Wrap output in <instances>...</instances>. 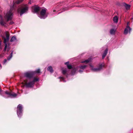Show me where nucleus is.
<instances>
[{
	"instance_id": "f257e3e1",
	"label": "nucleus",
	"mask_w": 133,
	"mask_h": 133,
	"mask_svg": "<svg viewBox=\"0 0 133 133\" xmlns=\"http://www.w3.org/2000/svg\"><path fill=\"white\" fill-rule=\"evenodd\" d=\"M34 72L33 71H29L24 73V84L26 86L28 87H32L35 82L38 80V79L33 77Z\"/></svg>"
},
{
	"instance_id": "f03ea898",
	"label": "nucleus",
	"mask_w": 133,
	"mask_h": 133,
	"mask_svg": "<svg viewBox=\"0 0 133 133\" xmlns=\"http://www.w3.org/2000/svg\"><path fill=\"white\" fill-rule=\"evenodd\" d=\"M15 4H14L13 6L10 7L9 10L7 11L6 14H5V21L3 19L1 16L0 15V23L2 25H4L5 24V21H7L11 20L13 16V11L14 9Z\"/></svg>"
},
{
	"instance_id": "7ed1b4c3",
	"label": "nucleus",
	"mask_w": 133,
	"mask_h": 133,
	"mask_svg": "<svg viewBox=\"0 0 133 133\" xmlns=\"http://www.w3.org/2000/svg\"><path fill=\"white\" fill-rule=\"evenodd\" d=\"M28 7L26 5H23L18 9V12L21 16L26 12L28 10Z\"/></svg>"
},
{
	"instance_id": "20e7f679",
	"label": "nucleus",
	"mask_w": 133,
	"mask_h": 133,
	"mask_svg": "<svg viewBox=\"0 0 133 133\" xmlns=\"http://www.w3.org/2000/svg\"><path fill=\"white\" fill-rule=\"evenodd\" d=\"M9 34L8 32H5V36H3V38L4 39V43L5 44V48L3 50L4 51H6L8 45H9V44H8L6 43L8 42L9 40Z\"/></svg>"
},
{
	"instance_id": "39448f33",
	"label": "nucleus",
	"mask_w": 133,
	"mask_h": 133,
	"mask_svg": "<svg viewBox=\"0 0 133 133\" xmlns=\"http://www.w3.org/2000/svg\"><path fill=\"white\" fill-rule=\"evenodd\" d=\"M89 68L90 69L93 71H97L100 70L104 66V63L101 64L99 65L98 67L97 68H94V66L91 64H89Z\"/></svg>"
},
{
	"instance_id": "423d86ee",
	"label": "nucleus",
	"mask_w": 133,
	"mask_h": 133,
	"mask_svg": "<svg viewBox=\"0 0 133 133\" xmlns=\"http://www.w3.org/2000/svg\"><path fill=\"white\" fill-rule=\"evenodd\" d=\"M46 9H43L41 11L40 13L38 15V16L41 19H44L46 18L48 15L46 12Z\"/></svg>"
},
{
	"instance_id": "0eeeda50",
	"label": "nucleus",
	"mask_w": 133,
	"mask_h": 133,
	"mask_svg": "<svg viewBox=\"0 0 133 133\" xmlns=\"http://www.w3.org/2000/svg\"><path fill=\"white\" fill-rule=\"evenodd\" d=\"M87 66L85 65H80L79 66H77L75 68L74 70L75 72L77 71L81 73L83 71V70L85 69Z\"/></svg>"
},
{
	"instance_id": "6e6552de",
	"label": "nucleus",
	"mask_w": 133,
	"mask_h": 133,
	"mask_svg": "<svg viewBox=\"0 0 133 133\" xmlns=\"http://www.w3.org/2000/svg\"><path fill=\"white\" fill-rule=\"evenodd\" d=\"M4 93L5 94V97H16L17 94L15 93H12L11 91L8 92L6 91L4 92Z\"/></svg>"
},
{
	"instance_id": "1a4fd4ad",
	"label": "nucleus",
	"mask_w": 133,
	"mask_h": 133,
	"mask_svg": "<svg viewBox=\"0 0 133 133\" xmlns=\"http://www.w3.org/2000/svg\"><path fill=\"white\" fill-rule=\"evenodd\" d=\"M22 105L19 104L17 108V114L18 116L20 117L22 116Z\"/></svg>"
},
{
	"instance_id": "9d476101",
	"label": "nucleus",
	"mask_w": 133,
	"mask_h": 133,
	"mask_svg": "<svg viewBox=\"0 0 133 133\" xmlns=\"http://www.w3.org/2000/svg\"><path fill=\"white\" fill-rule=\"evenodd\" d=\"M131 30V28L129 26H127L125 29L124 34H125L126 35L129 32V33H130V31Z\"/></svg>"
},
{
	"instance_id": "9b49d317",
	"label": "nucleus",
	"mask_w": 133,
	"mask_h": 133,
	"mask_svg": "<svg viewBox=\"0 0 133 133\" xmlns=\"http://www.w3.org/2000/svg\"><path fill=\"white\" fill-rule=\"evenodd\" d=\"M32 9L35 13L37 12L39 10V8L38 7L34 6L32 7Z\"/></svg>"
},
{
	"instance_id": "f8f14e48",
	"label": "nucleus",
	"mask_w": 133,
	"mask_h": 133,
	"mask_svg": "<svg viewBox=\"0 0 133 133\" xmlns=\"http://www.w3.org/2000/svg\"><path fill=\"white\" fill-rule=\"evenodd\" d=\"M108 49H106L105 50L103 54L102 55V58L104 59L105 57L106 56L108 52Z\"/></svg>"
},
{
	"instance_id": "ddd939ff",
	"label": "nucleus",
	"mask_w": 133,
	"mask_h": 133,
	"mask_svg": "<svg viewBox=\"0 0 133 133\" xmlns=\"http://www.w3.org/2000/svg\"><path fill=\"white\" fill-rule=\"evenodd\" d=\"M123 5L125 6L126 9L128 10L130 7V5L129 4H127L125 3H123Z\"/></svg>"
},
{
	"instance_id": "4468645a",
	"label": "nucleus",
	"mask_w": 133,
	"mask_h": 133,
	"mask_svg": "<svg viewBox=\"0 0 133 133\" xmlns=\"http://www.w3.org/2000/svg\"><path fill=\"white\" fill-rule=\"evenodd\" d=\"M118 17L117 16H115L113 18V21L114 23H117L118 22Z\"/></svg>"
},
{
	"instance_id": "2eb2a0df",
	"label": "nucleus",
	"mask_w": 133,
	"mask_h": 133,
	"mask_svg": "<svg viewBox=\"0 0 133 133\" xmlns=\"http://www.w3.org/2000/svg\"><path fill=\"white\" fill-rule=\"evenodd\" d=\"M91 60V58H89L88 59H87L85 61L81 62V63H84L86 64L88 63Z\"/></svg>"
},
{
	"instance_id": "dca6fc26",
	"label": "nucleus",
	"mask_w": 133,
	"mask_h": 133,
	"mask_svg": "<svg viewBox=\"0 0 133 133\" xmlns=\"http://www.w3.org/2000/svg\"><path fill=\"white\" fill-rule=\"evenodd\" d=\"M116 30L114 29H111L110 31V33L111 35H114L115 34Z\"/></svg>"
},
{
	"instance_id": "f3484780",
	"label": "nucleus",
	"mask_w": 133,
	"mask_h": 133,
	"mask_svg": "<svg viewBox=\"0 0 133 133\" xmlns=\"http://www.w3.org/2000/svg\"><path fill=\"white\" fill-rule=\"evenodd\" d=\"M47 70L51 73L53 72V70L52 67L50 66H49L47 68Z\"/></svg>"
},
{
	"instance_id": "a211bd4d",
	"label": "nucleus",
	"mask_w": 133,
	"mask_h": 133,
	"mask_svg": "<svg viewBox=\"0 0 133 133\" xmlns=\"http://www.w3.org/2000/svg\"><path fill=\"white\" fill-rule=\"evenodd\" d=\"M68 71L67 68H66L63 69L62 70V73L63 74H65Z\"/></svg>"
},
{
	"instance_id": "6ab92c4d",
	"label": "nucleus",
	"mask_w": 133,
	"mask_h": 133,
	"mask_svg": "<svg viewBox=\"0 0 133 133\" xmlns=\"http://www.w3.org/2000/svg\"><path fill=\"white\" fill-rule=\"evenodd\" d=\"M16 40V37H15L13 36V37H12L11 38L10 40V41L11 42H12L15 41Z\"/></svg>"
},
{
	"instance_id": "aec40b11",
	"label": "nucleus",
	"mask_w": 133,
	"mask_h": 133,
	"mask_svg": "<svg viewBox=\"0 0 133 133\" xmlns=\"http://www.w3.org/2000/svg\"><path fill=\"white\" fill-rule=\"evenodd\" d=\"M33 72H34V74L35 73H39L40 72V69H38L35 71H33Z\"/></svg>"
},
{
	"instance_id": "412c9836",
	"label": "nucleus",
	"mask_w": 133,
	"mask_h": 133,
	"mask_svg": "<svg viewBox=\"0 0 133 133\" xmlns=\"http://www.w3.org/2000/svg\"><path fill=\"white\" fill-rule=\"evenodd\" d=\"M12 52L11 53L10 56L9 57L7 58V59L8 60H9L10 59L12 58Z\"/></svg>"
},
{
	"instance_id": "4be33fe9",
	"label": "nucleus",
	"mask_w": 133,
	"mask_h": 133,
	"mask_svg": "<svg viewBox=\"0 0 133 133\" xmlns=\"http://www.w3.org/2000/svg\"><path fill=\"white\" fill-rule=\"evenodd\" d=\"M59 78L60 79V81H63L64 82H65V81L64 78L62 77H60Z\"/></svg>"
},
{
	"instance_id": "5701e85b",
	"label": "nucleus",
	"mask_w": 133,
	"mask_h": 133,
	"mask_svg": "<svg viewBox=\"0 0 133 133\" xmlns=\"http://www.w3.org/2000/svg\"><path fill=\"white\" fill-rule=\"evenodd\" d=\"M23 0H18L16 2V3L17 4H19L21 2L23 1Z\"/></svg>"
},
{
	"instance_id": "b1692460",
	"label": "nucleus",
	"mask_w": 133,
	"mask_h": 133,
	"mask_svg": "<svg viewBox=\"0 0 133 133\" xmlns=\"http://www.w3.org/2000/svg\"><path fill=\"white\" fill-rule=\"evenodd\" d=\"M67 66L69 69H70L72 68V66L71 65H68Z\"/></svg>"
},
{
	"instance_id": "393cba45",
	"label": "nucleus",
	"mask_w": 133,
	"mask_h": 133,
	"mask_svg": "<svg viewBox=\"0 0 133 133\" xmlns=\"http://www.w3.org/2000/svg\"><path fill=\"white\" fill-rule=\"evenodd\" d=\"M58 5H57V6H56V9H54L53 10V11L55 12V11H57V10L56 9H57L58 7H59V6H58Z\"/></svg>"
},
{
	"instance_id": "a878e982",
	"label": "nucleus",
	"mask_w": 133,
	"mask_h": 133,
	"mask_svg": "<svg viewBox=\"0 0 133 133\" xmlns=\"http://www.w3.org/2000/svg\"><path fill=\"white\" fill-rule=\"evenodd\" d=\"M2 42V40H1L0 39V49H1L2 47L1 45V43Z\"/></svg>"
},
{
	"instance_id": "bb28decb",
	"label": "nucleus",
	"mask_w": 133,
	"mask_h": 133,
	"mask_svg": "<svg viewBox=\"0 0 133 133\" xmlns=\"http://www.w3.org/2000/svg\"><path fill=\"white\" fill-rule=\"evenodd\" d=\"M7 61V60L6 59H5L3 61V64H5Z\"/></svg>"
},
{
	"instance_id": "cd10ccee",
	"label": "nucleus",
	"mask_w": 133,
	"mask_h": 133,
	"mask_svg": "<svg viewBox=\"0 0 133 133\" xmlns=\"http://www.w3.org/2000/svg\"><path fill=\"white\" fill-rule=\"evenodd\" d=\"M69 62H66L65 64L67 66L68 65H69Z\"/></svg>"
},
{
	"instance_id": "c85d7f7f",
	"label": "nucleus",
	"mask_w": 133,
	"mask_h": 133,
	"mask_svg": "<svg viewBox=\"0 0 133 133\" xmlns=\"http://www.w3.org/2000/svg\"><path fill=\"white\" fill-rule=\"evenodd\" d=\"M29 4H31V1H30L29 2Z\"/></svg>"
},
{
	"instance_id": "c756f323",
	"label": "nucleus",
	"mask_w": 133,
	"mask_h": 133,
	"mask_svg": "<svg viewBox=\"0 0 133 133\" xmlns=\"http://www.w3.org/2000/svg\"><path fill=\"white\" fill-rule=\"evenodd\" d=\"M2 91H1V89H0V94H1Z\"/></svg>"
},
{
	"instance_id": "7c9ffc66",
	"label": "nucleus",
	"mask_w": 133,
	"mask_h": 133,
	"mask_svg": "<svg viewBox=\"0 0 133 133\" xmlns=\"http://www.w3.org/2000/svg\"><path fill=\"white\" fill-rule=\"evenodd\" d=\"M13 23V22H10V24H12Z\"/></svg>"
},
{
	"instance_id": "2f4dec72",
	"label": "nucleus",
	"mask_w": 133,
	"mask_h": 133,
	"mask_svg": "<svg viewBox=\"0 0 133 133\" xmlns=\"http://www.w3.org/2000/svg\"><path fill=\"white\" fill-rule=\"evenodd\" d=\"M72 75H74V73L72 72Z\"/></svg>"
},
{
	"instance_id": "473e14b6",
	"label": "nucleus",
	"mask_w": 133,
	"mask_h": 133,
	"mask_svg": "<svg viewBox=\"0 0 133 133\" xmlns=\"http://www.w3.org/2000/svg\"><path fill=\"white\" fill-rule=\"evenodd\" d=\"M67 9H66H66L64 10H67Z\"/></svg>"
},
{
	"instance_id": "72a5a7b5",
	"label": "nucleus",
	"mask_w": 133,
	"mask_h": 133,
	"mask_svg": "<svg viewBox=\"0 0 133 133\" xmlns=\"http://www.w3.org/2000/svg\"><path fill=\"white\" fill-rule=\"evenodd\" d=\"M77 6L79 7H81V6Z\"/></svg>"
},
{
	"instance_id": "f704fd0d",
	"label": "nucleus",
	"mask_w": 133,
	"mask_h": 133,
	"mask_svg": "<svg viewBox=\"0 0 133 133\" xmlns=\"http://www.w3.org/2000/svg\"><path fill=\"white\" fill-rule=\"evenodd\" d=\"M8 50V51L9 50Z\"/></svg>"
}]
</instances>
